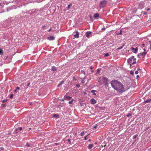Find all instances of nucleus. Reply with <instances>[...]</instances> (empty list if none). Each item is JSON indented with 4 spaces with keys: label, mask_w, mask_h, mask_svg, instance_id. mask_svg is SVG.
Instances as JSON below:
<instances>
[{
    "label": "nucleus",
    "mask_w": 151,
    "mask_h": 151,
    "mask_svg": "<svg viewBox=\"0 0 151 151\" xmlns=\"http://www.w3.org/2000/svg\"><path fill=\"white\" fill-rule=\"evenodd\" d=\"M29 130H28V131H29V130H30L31 129V128H29Z\"/></svg>",
    "instance_id": "obj_55"
},
{
    "label": "nucleus",
    "mask_w": 151,
    "mask_h": 151,
    "mask_svg": "<svg viewBox=\"0 0 151 151\" xmlns=\"http://www.w3.org/2000/svg\"><path fill=\"white\" fill-rule=\"evenodd\" d=\"M131 50H132V52L134 53H136L138 51V48L137 47H136V48H134L133 47H132L131 48Z\"/></svg>",
    "instance_id": "obj_5"
},
{
    "label": "nucleus",
    "mask_w": 151,
    "mask_h": 151,
    "mask_svg": "<svg viewBox=\"0 0 151 151\" xmlns=\"http://www.w3.org/2000/svg\"><path fill=\"white\" fill-rule=\"evenodd\" d=\"M73 79L75 81H76L77 80L76 79V78H75V76H73Z\"/></svg>",
    "instance_id": "obj_36"
},
{
    "label": "nucleus",
    "mask_w": 151,
    "mask_h": 151,
    "mask_svg": "<svg viewBox=\"0 0 151 151\" xmlns=\"http://www.w3.org/2000/svg\"><path fill=\"white\" fill-rule=\"evenodd\" d=\"M53 117L56 118H59V115L58 114H56L54 115Z\"/></svg>",
    "instance_id": "obj_18"
},
{
    "label": "nucleus",
    "mask_w": 151,
    "mask_h": 151,
    "mask_svg": "<svg viewBox=\"0 0 151 151\" xmlns=\"http://www.w3.org/2000/svg\"><path fill=\"white\" fill-rule=\"evenodd\" d=\"M88 141H91V139H89Z\"/></svg>",
    "instance_id": "obj_59"
},
{
    "label": "nucleus",
    "mask_w": 151,
    "mask_h": 151,
    "mask_svg": "<svg viewBox=\"0 0 151 151\" xmlns=\"http://www.w3.org/2000/svg\"><path fill=\"white\" fill-rule=\"evenodd\" d=\"M96 91L95 90H92L91 91V92L93 93V94L95 95H96V93H95Z\"/></svg>",
    "instance_id": "obj_17"
},
{
    "label": "nucleus",
    "mask_w": 151,
    "mask_h": 151,
    "mask_svg": "<svg viewBox=\"0 0 151 151\" xmlns=\"http://www.w3.org/2000/svg\"><path fill=\"white\" fill-rule=\"evenodd\" d=\"M142 12L143 13V14H145V15H146L147 14V12Z\"/></svg>",
    "instance_id": "obj_38"
},
{
    "label": "nucleus",
    "mask_w": 151,
    "mask_h": 151,
    "mask_svg": "<svg viewBox=\"0 0 151 151\" xmlns=\"http://www.w3.org/2000/svg\"><path fill=\"white\" fill-rule=\"evenodd\" d=\"M93 144H89L88 146V148L89 149H91L93 147Z\"/></svg>",
    "instance_id": "obj_15"
},
{
    "label": "nucleus",
    "mask_w": 151,
    "mask_h": 151,
    "mask_svg": "<svg viewBox=\"0 0 151 151\" xmlns=\"http://www.w3.org/2000/svg\"><path fill=\"white\" fill-rule=\"evenodd\" d=\"M1 3H0V5H1Z\"/></svg>",
    "instance_id": "obj_63"
},
{
    "label": "nucleus",
    "mask_w": 151,
    "mask_h": 151,
    "mask_svg": "<svg viewBox=\"0 0 151 151\" xmlns=\"http://www.w3.org/2000/svg\"><path fill=\"white\" fill-rule=\"evenodd\" d=\"M7 12H8V9H7Z\"/></svg>",
    "instance_id": "obj_61"
},
{
    "label": "nucleus",
    "mask_w": 151,
    "mask_h": 151,
    "mask_svg": "<svg viewBox=\"0 0 151 151\" xmlns=\"http://www.w3.org/2000/svg\"><path fill=\"white\" fill-rule=\"evenodd\" d=\"M0 149L3 151L4 149V148L3 147H0Z\"/></svg>",
    "instance_id": "obj_39"
},
{
    "label": "nucleus",
    "mask_w": 151,
    "mask_h": 151,
    "mask_svg": "<svg viewBox=\"0 0 151 151\" xmlns=\"http://www.w3.org/2000/svg\"><path fill=\"white\" fill-rule=\"evenodd\" d=\"M132 115V114L129 113V114H128L126 116L127 117H129L130 116Z\"/></svg>",
    "instance_id": "obj_25"
},
{
    "label": "nucleus",
    "mask_w": 151,
    "mask_h": 151,
    "mask_svg": "<svg viewBox=\"0 0 151 151\" xmlns=\"http://www.w3.org/2000/svg\"><path fill=\"white\" fill-rule=\"evenodd\" d=\"M81 136H84V132H82L81 133Z\"/></svg>",
    "instance_id": "obj_32"
},
{
    "label": "nucleus",
    "mask_w": 151,
    "mask_h": 151,
    "mask_svg": "<svg viewBox=\"0 0 151 151\" xmlns=\"http://www.w3.org/2000/svg\"><path fill=\"white\" fill-rule=\"evenodd\" d=\"M137 136H138V135H137V134L135 135H134V136H133V139H136V138L137 137Z\"/></svg>",
    "instance_id": "obj_26"
},
{
    "label": "nucleus",
    "mask_w": 151,
    "mask_h": 151,
    "mask_svg": "<svg viewBox=\"0 0 151 151\" xmlns=\"http://www.w3.org/2000/svg\"><path fill=\"white\" fill-rule=\"evenodd\" d=\"M14 91L15 92H17V90L16 89L15 90H14Z\"/></svg>",
    "instance_id": "obj_52"
},
{
    "label": "nucleus",
    "mask_w": 151,
    "mask_h": 151,
    "mask_svg": "<svg viewBox=\"0 0 151 151\" xmlns=\"http://www.w3.org/2000/svg\"><path fill=\"white\" fill-rule=\"evenodd\" d=\"M145 57H143V56H142V60H144V58H145Z\"/></svg>",
    "instance_id": "obj_44"
},
{
    "label": "nucleus",
    "mask_w": 151,
    "mask_h": 151,
    "mask_svg": "<svg viewBox=\"0 0 151 151\" xmlns=\"http://www.w3.org/2000/svg\"><path fill=\"white\" fill-rule=\"evenodd\" d=\"M134 72L133 71H131L130 72V74L131 75H133L134 74Z\"/></svg>",
    "instance_id": "obj_31"
},
{
    "label": "nucleus",
    "mask_w": 151,
    "mask_h": 151,
    "mask_svg": "<svg viewBox=\"0 0 151 151\" xmlns=\"http://www.w3.org/2000/svg\"><path fill=\"white\" fill-rule=\"evenodd\" d=\"M80 86V85L78 84H77L76 85V86L77 88H79Z\"/></svg>",
    "instance_id": "obj_34"
},
{
    "label": "nucleus",
    "mask_w": 151,
    "mask_h": 151,
    "mask_svg": "<svg viewBox=\"0 0 151 151\" xmlns=\"http://www.w3.org/2000/svg\"><path fill=\"white\" fill-rule=\"evenodd\" d=\"M146 54V52H144L142 53V56L145 57V56Z\"/></svg>",
    "instance_id": "obj_20"
},
{
    "label": "nucleus",
    "mask_w": 151,
    "mask_h": 151,
    "mask_svg": "<svg viewBox=\"0 0 151 151\" xmlns=\"http://www.w3.org/2000/svg\"><path fill=\"white\" fill-rule=\"evenodd\" d=\"M109 55L108 53H105L104 54V56L105 57H106L107 56H108Z\"/></svg>",
    "instance_id": "obj_28"
},
{
    "label": "nucleus",
    "mask_w": 151,
    "mask_h": 151,
    "mask_svg": "<svg viewBox=\"0 0 151 151\" xmlns=\"http://www.w3.org/2000/svg\"><path fill=\"white\" fill-rule=\"evenodd\" d=\"M30 85V83H29L27 85V86H29V85Z\"/></svg>",
    "instance_id": "obj_47"
},
{
    "label": "nucleus",
    "mask_w": 151,
    "mask_h": 151,
    "mask_svg": "<svg viewBox=\"0 0 151 151\" xmlns=\"http://www.w3.org/2000/svg\"><path fill=\"white\" fill-rule=\"evenodd\" d=\"M74 36L76 38H78L79 37V32L78 31L73 32Z\"/></svg>",
    "instance_id": "obj_3"
},
{
    "label": "nucleus",
    "mask_w": 151,
    "mask_h": 151,
    "mask_svg": "<svg viewBox=\"0 0 151 151\" xmlns=\"http://www.w3.org/2000/svg\"><path fill=\"white\" fill-rule=\"evenodd\" d=\"M111 84L112 87L120 93H122L127 90L121 83L117 80L111 81Z\"/></svg>",
    "instance_id": "obj_1"
},
{
    "label": "nucleus",
    "mask_w": 151,
    "mask_h": 151,
    "mask_svg": "<svg viewBox=\"0 0 151 151\" xmlns=\"http://www.w3.org/2000/svg\"><path fill=\"white\" fill-rule=\"evenodd\" d=\"M84 82H85L83 80L81 81V82L82 83H84Z\"/></svg>",
    "instance_id": "obj_49"
},
{
    "label": "nucleus",
    "mask_w": 151,
    "mask_h": 151,
    "mask_svg": "<svg viewBox=\"0 0 151 151\" xmlns=\"http://www.w3.org/2000/svg\"><path fill=\"white\" fill-rule=\"evenodd\" d=\"M0 151H3L0 150Z\"/></svg>",
    "instance_id": "obj_62"
},
{
    "label": "nucleus",
    "mask_w": 151,
    "mask_h": 151,
    "mask_svg": "<svg viewBox=\"0 0 151 151\" xmlns=\"http://www.w3.org/2000/svg\"><path fill=\"white\" fill-rule=\"evenodd\" d=\"M87 136H85V138H85V140H87Z\"/></svg>",
    "instance_id": "obj_46"
},
{
    "label": "nucleus",
    "mask_w": 151,
    "mask_h": 151,
    "mask_svg": "<svg viewBox=\"0 0 151 151\" xmlns=\"http://www.w3.org/2000/svg\"><path fill=\"white\" fill-rule=\"evenodd\" d=\"M124 45H123L122 46L119 47L117 48V50H119L122 49L123 48V47H124Z\"/></svg>",
    "instance_id": "obj_22"
},
{
    "label": "nucleus",
    "mask_w": 151,
    "mask_h": 151,
    "mask_svg": "<svg viewBox=\"0 0 151 151\" xmlns=\"http://www.w3.org/2000/svg\"><path fill=\"white\" fill-rule=\"evenodd\" d=\"M99 17V14L98 13H96L94 14L93 17L96 19H97Z\"/></svg>",
    "instance_id": "obj_10"
},
{
    "label": "nucleus",
    "mask_w": 151,
    "mask_h": 151,
    "mask_svg": "<svg viewBox=\"0 0 151 151\" xmlns=\"http://www.w3.org/2000/svg\"><path fill=\"white\" fill-rule=\"evenodd\" d=\"M9 97L10 99H12L13 98V94H11L9 95Z\"/></svg>",
    "instance_id": "obj_19"
},
{
    "label": "nucleus",
    "mask_w": 151,
    "mask_h": 151,
    "mask_svg": "<svg viewBox=\"0 0 151 151\" xmlns=\"http://www.w3.org/2000/svg\"><path fill=\"white\" fill-rule=\"evenodd\" d=\"M80 105H81V106H82V104H80Z\"/></svg>",
    "instance_id": "obj_58"
},
{
    "label": "nucleus",
    "mask_w": 151,
    "mask_h": 151,
    "mask_svg": "<svg viewBox=\"0 0 151 151\" xmlns=\"http://www.w3.org/2000/svg\"><path fill=\"white\" fill-rule=\"evenodd\" d=\"M47 39L49 40H55V37L53 36H51L47 37Z\"/></svg>",
    "instance_id": "obj_9"
},
{
    "label": "nucleus",
    "mask_w": 151,
    "mask_h": 151,
    "mask_svg": "<svg viewBox=\"0 0 151 151\" xmlns=\"http://www.w3.org/2000/svg\"><path fill=\"white\" fill-rule=\"evenodd\" d=\"M64 81H61L58 84V87H59L60 86H61L62 84H63L64 83Z\"/></svg>",
    "instance_id": "obj_16"
},
{
    "label": "nucleus",
    "mask_w": 151,
    "mask_h": 151,
    "mask_svg": "<svg viewBox=\"0 0 151 151\" xmlns=\"http://www.w3.org/2000/svg\"><path fill=\"white\" fill-rule=\"evenodd\" d=\"M97 127V125L96 124L95 125H94L93 126V128L94 129H96Z\"/></svg>",
    "instance_id": "obj_35"
},
{
    "label": "nucleus",
    "mask_w": 151,
    "mask_h": 151,
    "mask_svg": "<svg viewBox=\"0 0 151 151\" xmlns=\"http://www.w3.org/2000/svg\"><path fill=\"white\" fill-rule=\"evenodd\" d=\"M122 34V31H121L120 32L117 34V35H121Z\"/></svg>",
    "instance_id": "obj_37"
},
{
    "label": "nucleus",
    "mask_w": 151,
    "mask_h": 151,
    "mask_svg": "<svg viewBox=\"0 0 151 151\" xmlns=\"http://www.w3.org/2000/svg\"><path fill=\"white\" fill-rule=\"evenodd\" d=\"M151 101V99H147L144 102L145 103H149Z\"/></svg>",
    "instance_id": "obj_13"
},
{
    "label": "nucleus",
    "mask_w": 151,
    "mask_h": 151,
    "mask_svg": "<svg viewBox=\"0 0 151 151\" xmlns=\"http://www.w3.org/2000/svg\"><path fill=\"white\" fill-rule=\"evenodd\" d=\"M107 2L106 1L104 0L101 1L99 3V5L100 8L104 7L106 5Z\"/></svg>",
    "instance_id": "obj_2"
},
{
    "label": "nucleus",
    "mask_w": 151,
    "mask_h": 151,
    "mask_svg": "<svg viewBox=\"0 0 151 151\" xmlns=\"http://www.w3.org/2000/svg\"><path fill=\"white\" fill-rule=\"evenodd\" d=\"M5 101V100H3V103H4V102Z\"/></svg>",
    "instance_id": "obj_57"
},
{
    "label": "nucleus",
    "mask_w": 151,
    "mask_h": 151,
    "mask_svg": "<svg viewBox=\"0 0 151 151\" xmlns=\"http://www.w3.org/2000/svg\"><path fill=\"white\" fill-rule=\"evenodd\" d=\"M68 142H70V139H68Z\"/></svg>",
    "instance_id": "obj_50"
},
{
    "label": "nucleus",
    "mask_w": 151,
    "mask_h": 151,
    "mask_svg": "<svg viewBox=\"0 0 151 151\" xmlns=\"http://www.w3.org/2000/svg\"><path fill=\"white\" fill-rule=\"evenodd\" d=\"M105 28L104 27H103V28H102V29H101V30H105Z\"/></svg>",
    "instance_id": "obj_45"
},
{
    "label": "nucleus",
    "mask_w": 151,
    "mask_h": 151,
    "mask_svg": "<svg viewBox=\"0 0 151 151\" xmlns=\"http://www.w3.org/2000/svg\"><path fill=\"white\" fill-rule=\"evenodd\" d=\"M51 29H50L49 30H48V31L49 32H50V31H51Z\"/></svg>",
    "instance_id": "obj_53"
},
{
    "label": "nucleus",
    "mask_w": 151,
    "mask_h": 151,
    "mask_svg": "<svg viewBox=\"0 0 151 151\" xmlns=\"http://www.w3.org/2000/svg\"><path fill=\"white\" fill-rule=\"evenodd\" d=\"M91 32H90V31H87L86 32V37H89L90 36V35L91 34Z\"/></svg>",
    "instance_id": "obj_11"
},
{
    "label": "nucleus",
    "mask_w": 151,
    "mask_h": 151,
    "mask_svg": "<svg viewBox=\"0 0 151 151\" xmlns=\"http://www.w3.org/2000/svg\"><path fill=\"white\" fill-rule=\"evenodd\" d=\"M64 98L65 99L67 100H69L71 98V97L67 95H65L64 96Z\"/></svg>",
    "instance_id": "obj_7"
},
{
    "label": "nucleus",
    "mask_w": 151,
    "mask_h": 151,
    "mask_svg": "<svg viewBox=\"0 0 151 151\" xmlns=\"http://www.w3.org/2000/svg\"><path fill=\"white\" fill-rule=\"evenodd\" d=\"M150 10V9L149 8H148L147 9V11H149V10Z\"/></svg>",
    "instance_id": "obj_51"
},
{
    "label": "nucleus",
    "mask_w": 151,
    "mask_h": 151,
    "mask_svg": "<svg viewBox=\"0 0 151 151\" xmlns=\"http://www.w3.org/2000/svg\"><path fill=\"white\" fill-rule=\"evenodd\" d=\"M3 54V50L1 49H0V55H2Z\"/></svg>",
    "instance_id": "obj_27"
},
{
    "label": "nucleus",
    "mask_w": 151,
    "mask_h": 151,
    "mask_svg": "<svg viewBox=\"0 0 151 151\" xmlns=\"http://www.w3.org/2000/svg\"><path fill=\"white\" fill-rule=\"evenodd\" d=\"M134 61L132 62V64H135L136 63V59L134 58L133 59Z\"/></svg>",
    "instance_id": "obj_21"
},
{
    "label": "nucleus",
    "mask_w": 151,
    "mask_h": 151,
    "mask_svg": "<svg viewBox=\"0 0 151 151\" xmlns=\"http://www.w3.org/2000/svg\"><path fill=\"white\" fill-rule=\"evenodd\" d=\"M132 59L130 58L127 60V62L130 64V66L132 65L131 63L132 64Z\"/></svg>",
    "instance_id": "obj_8"
},
{
    "label": "nucleus",
    "mask_w": 151,
    "mask_h": 151,
    "mask_svg": "<svg viewBox=\"0 0 151 151\" xmlns=\"http://www.w3.org/2000/svg\"><path fill=\"white\" fill-rule=\"evenodd\" d=\"M19 87H17L16 88V89L17 90H19Z\"/></svg>",
    "instance_id": "obj_42"
},
{
    "label": "nucleus",
    "mask_w": 151,
    "mask_h": 151,
    "mask_svg": "<svg viewBox=\"0 0 151 151\" xmlns=\"http://www.w3.org/2000/svg\"><path fill=\"white\" fill-rule=\"evenodd\" d=\"M64 99H62L61 100V101H64Z\"/></svg>",
    "instance_id": "obj_56"
},
{
    "label": "nucleus",
    "mask_w": 151,
    "mask_h": 151,
    "mask_svg": "<svg viewBox=\"0 0 151 151\" xmlns=\"http://www.w3.org/2000/svg\"><path fill=\"white\" fill-rule=\"evenodd\" d=\"M100 70V69H99V68L98 69H97L96 73L97 74H99V72Z\"/></svg>",
    "instance_id": "obj_30"
},
{
    "label": "nucleus",
    "mask_w": 151,
    "mask_h": 151,
    "mask_svg": "<svg viewBox=\"0 0 151 151\" xmlns=\"http://www.w3.org/2000/svg\"><path fill=\"white\" fill-rule=\"evenodd\" d=\"M142 56V53H139L138 55V56L139 57H140L141 56Z\"/></svg>",
    "instance_id": "obj_33"
},
{
    "label": "nucleus",
    "mask_w": 151,
    "mask_h": 151,
    "mask_svg": "<svg viewBox=\"0 0 151 151\" xmlns=\"http://www.w3.org/2000/svg\"><path fill=\"white\" fill-rule=\"evenodd\" d=\"M90 102L91 104H94L96 103V101L93 98L91 99L90 100Z\"/></svg>",
    "instance_id": "obj_6"
},
{
    "label": "nucleus",
    "mask_w": 151,
    "mask_h": 151,
    "mask_svg": "<svg viewBox=\"0 0 151 151\" xmlns=\"http://www.w3.org/2000/svg\"><path fill=\"white\" fill-rule=\"evenodd\" d=\"M82 71V73H83L85 74V72L83 71Z\"/></svg>",
    "instance_id": "obj_48"
},
{
    "label": "nucleus",
    "mask_w": 151,
    "mask_h": 151,
    "mask_svg": "<svg viewBox=\"0 0 151 151\" xmlns=\"http://www.w3.org/2000/svg\"><path fill=\"white\" fill-rule=\"evenodd\" d=\"M134 56H132L130 58H131L132 59H133L134 58Z\"/></svg>",
    "instance_id": "obj_43"
},
{
    "label": "nucleus",
    "mask_w": 151,
    "mask_h": 151,
    "mask_svg": "<svg viewBox=\"0 0 151 151\" xmlns=\"http://www.w3.org/2000/svg\"><path fill=\"white\" fill-rule=\"evenodd\" d=\"M138 73V72L137 71H135V74H137Z\"/></svg>",
    "instance_id": "obj_40"
},
{
    "label": "nucleus",
    "mask_w": 151,
    "mask_h": 151,
    "mask_svg": "<svg viewBox=\"0 0 151 151\" xmlns=\"http://www.w3.org/2000/svg\"><path fill=\"white\" fill-rule=\"evenodd\" d=\"M85 78H86V77H85L83 79H85Z\"/></svg>",
    "instance_id": "obj_60"
},
{
    "label": "nucleus",
    "mask_w": 151,
    "mask_h": 151,
    "mask_svg": "<svg viewBox=\"0 0 151 151\" xmlns=\"http://www.w3.org/2000/svg\"><path fill=\"white\" fill-rule=\"evenodd\" d=\"M72 5V4H69L68 6V9H70V7Z\"/></svg>",
    "instance_id": "obj_24"
},
{
    "label": "nucleus",
    "mask_w": 151,
    "mask_h": 151,
    "mask_svg": "<svg viewBox=\"0 0 151 151\" xmlns=\"http://www.w3.org/2000/svg\"><path fill=\"white\" fill-rule=\"evenodd\" d=\"M74 100L73 99H72L70 101H69L68 102V103L70 104H72L73 103V101Z\"/></svg>",
    "instance_id": "obj_23"
},
{
    "label": "nucleus",
    "mask_w": 151,
    "mask_h": 151,
    "mask_svg": "<svg viewBox=\"0 0 151 151\" xmlns=\"http://www.w3.org/2000/svg\"><path fill=\"white\" fill-rule=\"evenodd\" d=\"M45 27V25H43L42 26V28H44Z\"/></svg>",
    "instance_id": "obj_41"
},
{
    "label": "nucleus",
    "mask_w": 151,
    "mask_h": 151,
    "mask_svg": "<svg viewBox=\"0 0 151 151\" xmlns=\"http://www.w3.org/2000/svg\"><path fill=\"white\" fill-rule=\"evenodd\" d=\"M22 127H18L16 129V130L15 131V132L16 133H17L18 132H17L18 130L21 131L22 130Z\"/></svg>",
    "instance_id": "obj_12"
},
{
    "label": "nucleus",
    "mask_w": 151,
    "mask_h": 151,
    "mask_svg": "<svg viewBox=\"0 0 151 151\" xmlns=\"http://www.w3.org/2000/svg\"><path fill=\"white\" fill-rule=\"evenodd\" d=\"M102 81L103 83L105 84H106L107 83L108 81V79L105 78V77H103L102 78Z\"/></svg>",
    "instance_id": "obj_4"
},
{
    "label": "nucleus",
    "mask_w": 151,
    "mask_h": 151,
    "mask_svg": "<svg viewBox=\"0 0 151 151\" xmlns=\"http://www.w3.org/2000/svg\"><path fill=\"white\" fill-rule=\"evenodd\" d=\"M26 146H27V147H30V145L28 144V143H27L26 144Z\"/></svg>",
    "instance_id": "obj_29"
},
{
    "label": "nucleus",
    "mask_w": 151,
    "mask_h": 151,
    "mask_svg": "<svg viewBox=\"0 0 151 151\" xmlns=\"http://www.w3.org/2000/svg\"><path fill=\"white\" fill-rule=\"evenodd\" d=\"M139 75H137V77L139 78Z\"/></svg>",
    "instance_id": "obj_54"
},
{
    "label": "nucleus",
    "mask_w": 151,
    "mask_h": 151,
    "mask_svg": "<svg viewBox=\"0 0 151 151\" xmlns=\"http://www.w3.org/2000/svg\"><path fill=\"white\" fill-rule=\"evenodd\" d=\"M56 70H57V68L56 67L54 66H53L52 67V68L51 69L52 71H56Z\"/></svg>",
    "instance_id": "obj_14"
}]
</instances>
